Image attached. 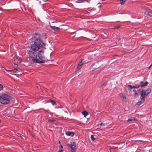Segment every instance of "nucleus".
Here are the masks:
<instances>
[{
    "label": "nucleus",
    "instance_id": "obj_25",
    "mask_svg": "<svg viewBox=\"0 0 152 152\" xmlns=\"http://www.w3.org/2000/svg\"><path fill=\"white\" fill-rule=\"evenodd\" d=\"M149 15H150L151 16L152 15V11H149L148 12Z\"/></svg>",
    "mask_w": 152,
    "mask_h": 152
},
{
    "label": "nucleus",
    "instance_id": "obj_37",
    "mask_svg": "<svg viewBox=\"0 0 152 152\" xmlns=\"http://www.w3.org/2000/svg\"><path fill=\"white\" fill-rule=\"evenodd\" d=\"M58 143H59V144L60 143V141H59V142H58Z\"/></svg>",
    "mask_w": 152,
    "mask_h": 152
},
{
    "label": "nucleus",
    "instance_id": "obj_29",
    "mask_svg": "<svg viewBox=\"0 0 152 152\" xmlns=\"http://www.w3.org/2000/svg\"><path fill=\"white\" fill-rule=\"evenodd\" d=\"M59 148L60 149L61 148H63V146L61 145H60V146H59Z\"/></svg>",
    "mask_w": 152,
    "mask_h": 152
},
{
    "label": "nucleus",
    "instance_id": "obj_24",
    "mask_svg": "<svg viewBox=\"0 0 152 152\" xmlns=\"http://www.w3.org/2000/svg\"><path fill=\"white\" fill-rule=\"evenodd\" d=\"M16 135L17 136H18V137H22L21 136L20 134H19V133H17L16 134Z\"/></svg>",
    "mask_w": 152,
    "mask_h": 152
},
{
    "label": "nucleus",
    "instance_id": "obj_26",
    "mask_svg": "<svg viewBox=\"0 0 152 152\" xmlns=\"http://www.w3.org/2000/svg\"><path fill=\"white\" fill-rule=\"evenodd\" d=\"M3 86H2L0 84V90H1V89L2 88Z\"/></svg>",
    "mask_w": 152,
    "mask_h": 152
},
{
    "label": "nucleus",
    "instance_id": "obj_35",
    "mask_svg": "<svg viewBox=\"0 0 152 152\" xmlns=\"http://www.w3.org/2000/svg\"><path fill=\"white\" fill-rule=\"evenodd\" d=\"M45 2H46L47 1V0H43Z\"/></svg>",
    "mask_w": 152,
    "mask_h": 152
},
{
    "label": "nucleus",
    "instance_id": "obj_21",
    "mask_svg": "<svg viewBox=\"0 0 152 152\" xmlns=\"http://www.w3.org/2000/svg\"><path fill=\"white\" fill-rule=\"evenodd\" d=\"M91 139L93 140H95V138H94V136L92 135L91 136Z\"/></svg>",
    "mask_w": 152,
    "mask_h": 152
},
{
    "label": "nucleus",
    "instance_id": "obj_30",
    "mask_svg": "<svg viewBox=\"0 0 152 152\" xmlns=\"http://www.w3.org/2000/svg\"><path fill=\"white\" fill-rule=\"evenodd\" d=\"M152 66V64L148 67V69H150L151 67Z\"/></svg>",
    "mask_w": 152,
    "mask_h": 152
},
{
    "label": "nucleus",
    "instance_id": "obj_23",
    "mask_svg": "<svg viewBox=\"0 0 152 152\" xmlns=\"http://www.w3.org/2000/svg\"><path fill=\"white\" fill-rule=\"evenodd\" d=\"M135 88H139L140 86V85H135Z\"/></svg>",
    "mask_w": 152,
    "mask_h": 152
},
{
    "label": "nucleus",
    "instance_id": "obj_34",
    "mask_svg": "<svg viewBox=\"0 0 152 152\" xmlns=\"http://www.w3.org/2000/svg\"><path fill=\"white\" fill-rule=\"evenodd\" d=\"M17 59H18V60H20V59H21V58H20V57H19V58H17Z\"/></svg>",
    "mask_w": 152,
    "mask_h": 152
},
{
    "label": "nucleus",
    "instance_id": "obj_20",
    "mask_svg": "<svg viewBox=\"0 0 152 152\" xmlns=\"http://www.w3.org/2000/svg\"><path fill=\"white\" fill-rule=\"evenodd\" d=\"M12 72H16L17 71H18V70L16 69H12Z\"/></svg>",
    "mask_w": 152,
    "mask_h": 152
},
{
    "label": "nucleus",
    "instance_id": "obj_2",
    "mask_svg": "<svg viewBox=\"0 0 152 152\" xmlns=\"http://www.w3.org/2000/svg\"><path fill=\"white\" fill-rule=\"evenodd\" d=\"M36 51H34L30 50L27 53V57L31 61L34 63H37L38 60H37V53H36Z\"/></svg>",
    "mask_w": 152,
    "mask_h": 152
},
{
    "label": "nucleus",
    "instance_id": "obj_27",
    "mask_svg": "<svg viewBox=\"0 0 152 152\" xmlns=\"http://www.w3.org/2000/svg\"><path fill=\"white\" fill-rule=\"evenodd\" d=\"M85 1H86L88 3H90V0H85Z\"/></svg>",
    "mask_w": 152,
    "mask_h": 152
},
{
    "label": "nucleus",
    "instance_id": "obj_16",
    "mask_svg": "<svg viewBox=\"0 0 152 152\" xmlns=\"http://www.w3.org/2000/svg\"><path fill=\"white\" fill-rule=\"evenodd\" d=\"M48 102H50L51 103V104L53 105H54L56 104V102L55 101H53L52 100H49Z\"/></svg>",
    "mask_w": 152,
    "mask_h": 152
},
{
    "label": "nucleus",
    "instance_id": "obj_15",
    "mask_svg": "<svg viewBox=\"0 0 152 152\" xmlns=\"http://www.w3.org/2000/svg\"><path fill=\"white\" fill-rule=\"evenodd\" d=\"M85 1V0H77L75 1V2L77 3H81Z\"/></svg>",
    "mask_w": 152,
    "mask_h": 152
},
{
    "label": "nucleus",
    "instance_id": "obj_32",
    "mask_svg": "<svg viewBox=\"0 0 152 152\" xmlns=\"http://www.w3.org/2000/svg\"><path fill=\"white\" fill-rule=\"evenodd\" d=\"M135 87V85L133 86H132V89L133 88H136Z\"/></svg>",
    "mask_w": 152,
    "mask_h": 152
},
{
    "label": "nucleus",
    "instance_id": "obj_19",
    "mask_svg": "<svg viewBox=\"0 0 152 152\" xmlns=\"http://www.w3.org/2000/svg\"><path fill=\"white\" fill-rule=\"evenodd\" d=\"M126 0H120V3L121 4H123Z\"/></svg>",
    "mask_w": 152,
    "mask_h": 152
},
{
    "label": "nucleus",
    "instance_id": "obj_31",
    "mask_svg": "<svg viewBox=\"0 0 152 152\" xmlns=\"http://www.w3.org/2000/svg\"><path fill=\"white\" fill-rule=\"evenodd\" d=\"M6 70L7 71H10V72H12V69H10V70H6Z\"/></svg>",
    "mask_w": 152,
    "mask_h": 152
},
{
    "label": "nucleus",
    "instance_id": "obj_10",
    "mask_svg": "<svg viewBox=\"0 0 152 152\" xmlns=\"http://www.w3.org/2000/svg\"><path fill=\"white\" fill-rule=\"evenodd\" d=\"M65 134L67 136L73 137L75 133L72 132H70L69 131H68L66 132Z\"/></svg>",
    "mask_w": 152,
    "mask_h": 152
},
{
    "label": "nucleus",
    "instance_id": "obj_36",
    "mask_svg": "<svg viewBox=\"0 0 152 152\" xmlns=\"http://www.w3.org/2000/svg\"><path fill=\"white\" fill-rule=\"evenodd\" d=\"M100 125H101V126H102V123L101 124H100Z\"/></svg>",
    "mask_w": 152,
    "mask_h": 152
},
{
    "label": "nucleus",
    "instance_id": "obj_17",
    "mask_svg": "<svg viewBox=\"0 0 152 152\" xmlns=\"http://www.w3.org/2000/svg\"><path fill=\"white\" fill-rule=\"evenodd\" d=\"M135 118L134 117H130L127 120V121H133L134 120Z\"/></svg>",
    "mask_w": 152,
    "mask_h": 152
},
{
    "label": "nucleus",
    "instance_id": "obj_33",
    "mask_svg": "<svg viewBox=\"0 0 152 152\" xmlns=\"http://www.w3.org/2000/svg\"><path fill=\"white\" fill-rule=\"evenodd\" d=\"M14 66L15 67H16V66H18V65L16 64H14Z\"/></svg>",
    "mask_w": 152,
    "mask_h": 152
},
{
    "label": "nucleus",
    "instance_id": "obj_3",
    "mask_svg": "<svg viewBox=\"0 0 152 152\" xmlns=\"http://www.w3.org/2000/svg\"><path fill=\"white\" fill-rule=\"evenodd\" d=\"M37 53L38 56L37 60H38V61L37 63L41 64L45 62L46 60L44 56V51L43 50H39Z\"/></svg>",
    "mask_w": 152,
    "mask_h": 152
},
{
    "label": "nucleus",
    "instance_id": "obj_4",
    "mask_svg": "<svg viewBox=\"0 0 152 152\" xmlns=\"http://www.w3.org/2000/svg\"><path fill=\"white\" fill-rule=\"evenodd\" d=\"M11 99V97L7 94H2L1 97L0 103L3 104H7L9 103Z\"/></svg>",
    "mask_w": 152,
    "mask_h": 152
},
{
    "label": "nucleus",
    "instance_id": "obj_11",
    "mask_svg": "<svg viewBox=\"0 0 152 152\" xmlns=\"http://www.w3.org/2000/svg\"><path fill=\"white\" fill-rule=\"evenodd\" d=\"M120 97L124 101H126V96L123 94L121 93L120 95Z\"/></svg>",
    "mask_w": 152,
    "mask_h": 152
},
{
    "label": "nucleus",
    "instance_id": "obj_18",
    "mask_svg": "<svg viewBox=\"0 0 152 152\" xmlns=\"http://www.w3.org/2000/svg\"><path fill=\"white\" fill-rule=\"evenodd\" d=\"M133 91L134 92V95L135 96H138V94L137 93L136 91L134 90Z\"/></svg>",
    "mask_w": 152,
    "mask_h": 152
},
{
    "label": "nucleus",
    "instance_id": "obj_22",
    "mask_svg": "<svg viewBox=\"0 0 152 152\" xmlns=\"http://www.w3.org/2000/svg\"><path fill=\"white\" fill-rule=\"evenodd\" d=\"M54 121V120H52V119H49L48 120V122H50V123L52 122H53Z\"/></svg>",
    "mask_w": 152,
    "mask_h": 152
},
{
    "label": "nucleus",
    "instance_id": "obj_12",
    "mask_svg": "<svg viewBox=\"0 0 152 152\" xmlns=\"http://www.w3.org/2000/svg\"><path fill=\"white\" fill-rule=\"evenodd\" d=\"M82 113L84 116V117H86V115L88 114V113L86 111H84L82 112Z\"/></svg>",
    "mask_w": 152,
    "mask_h": 152
},
{
    "label": "nucleus",
    "instance_id": "obj_8",
    "mask_svg": "<svg viewBox=\"0 0 152 152\" xmlns=\"http://www.w3.org/2000/svg\"><path fill=\"white\" fill-rule=\"evenodd\" d=\"M148 84V83L147 81H146L145 83H144L142 81H141L140 83V86L141 87H144L146 86Z\"/></svg>",
    "mask_w": 152,
    "mask_h": 152
},
{
    "label": "nucleus",
    "instance_id": "obj_1",
    "mask_svg": "<svg viewBox=\"0 0 152 152\" xmlns=\"http://www.w3.org/2000/svg\"><path fill=\"white\" fill-rule=\"evenodd\" d=\"M32 39H35L34 44L31 45V49L34 51H38L41 48H44L45 46V43H43L40 40V34L37 33L33 34L32 36Z\"/></svg>",
    "mask_w": 152,
    "mask_h": 152
},
{
    "label": "nucleus",
    "instance_id": "obj_13",
    "mask_svg": "<svg viewBox=\"0 0 152 152\" xmlns=\"http://www.w3.org/2000/svg\"><path fill=\"white\" fill-rule=\"evenodd\" d=\"M51 28L54 30H58L59 29L58 27H56L55 26H50Z\"/></svg>",
    "mask_w": 152,
    "mask_h": 152
},
{
    "label": "nucleus",
    "instance_id": "obj_14",
    "mask_svg": "<svg viewBox=\"0 0 152 152\" xmlns=\"http://www.w3.org/2000/svg\"><path fill=\"white\" fill-rule=\"evenodd\" d=\"M128 90L130 92L132 91V86L129 85L127 86Z\"/></svg>",
    "mask_w": 152,
    "mask_h": 152
},
{
    "label": "nucleus",
    "instance_id": "obj_5",
    "mask_svg": "<svg viewBox=\"0 0 152 152\" xmlns=\"http://www.w3.org/2000/svg\"><path fill=\"white\" fill-rule=\"evenodd\" d=\"M151 92V89L150 88H148L145 90L142 89L141 91V96L142 99H144L145 98V96H146Z\"/></svg>",
    "mask_w": 152,
    "mask_h": 152
},
{
    "label": "nucleus",
    "instance_id": "obj_9",
    "mask_svg": "<svg viewBox=\"0 0 152 152\" xmlns=\"http://www.w3.org/2000/svg\"><path fill=\"white\" fill-rule=\"evenodd\" d=\"M140 99H141V101L139 102H137V104L138 106H140V105L143 104L145 100V98H144V99H143L142 98V96H140Z\"/></svg>",
    "mask_w": 152,
    "mask_h": 152
},
{
    "label": "nucleus",
    "instance_id": "obj_28",
    "mask_svg": "<svg viewBox=\"0 0 152 152\" xmlns=\"http://www.w3.org/2000/svg\"><path fill=\"white\" fill-rule=\"evenodd\" d=\"M63 150L62 149H60L58 152H62L63 151Z\"/></svg>",
    "mask_w": 152,
    "mask_h": 152
},
{
    "label": "nucleus",
    "instance_id": "obj_7",
    "mask_svg": "<svg viewBox=\"0 0 152 152\" xmlns=\"http://www.w3.org/2000/svg\"><path fill=\"white\" fill-rule=\"evenodd\" d=\"M84 63L83 60H82L78 64L77 66L76 69V70L78 71L81 68L82 65Z\"/></svg>",
    "mask_w": 152,
    "mask_h": 152
},
{
    "label": "nucleus",
    "instance_id": "obj_6",
    "mask_svg": "<svg viewBox=\"0 0 152 152\" xmlns=\"http://www.w3.org/2000/svg\"><path fill=\"white\" fill-rule=\"evenodd\" d=\"M75 145L76 143L75 142H72L70 144H68V145L70 147L72 152H76V148Z\"/></svg>",
    "mask_w": 152,
    "mask_h": 152
}]
</instances>
